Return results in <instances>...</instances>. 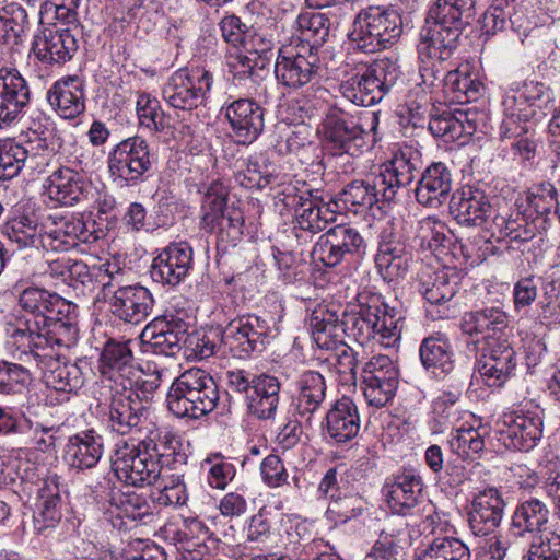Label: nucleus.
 <instances>
[{"label":"nucleus","instance_id":"1","mask_svg":"<svg viewBox=\"0 0 560 560\" xmlns=\"http://www.w3.org/2000/svg\"><path fill=\"white\" fill-rule=\"evenodd\" d=\"M338 314L337 311L319 306L310 318L314 342L319 349L336 351L339 372L355 375L357 360L345 341V335L362 343L372 339L384 347H394L401 336L404 317L400 311L390 307L381 295L370 296L360 304L358 313Z\"/></svg>","mask_w":560,"mask_h":560},{"label":"nucleus","instance_id":"2","mask_svg":"<svg viewBox=\"0 0 560 560\" xmlns=\"http://www.w3.org/2000/svg\"><path fill=\"white\" fill-rule=\"evenodd\" d=\"M474 14V0H435L431 4L417 45L421 84H443L445 90V78L451 71L445 63L456 51Z\"/></svg>","mask_w":560,"mask_h":560},{"label":"nucleus","instance_id":"3","mask_svg":"<svg viewBox=\"0 0 560 560\" xmlns=\"http://www.w3.org/2000/svg\"><path fill=\"white\" fill-rule=\"evenodd\" d=\"M509 316L501 307L490 306L464 313L462 332L476 349L475 370L489 387H501L514 374L517 361L508 340Z\"/></svg>","mask_w":560,"mask_h":560},{"label":"nucleus","instance_id":"4","mask_svg":"<svg viewBox=\"0 0 560 560\" xmlns=\"http://www.w3.org/2000/svg\"><path fill=\"white\" fill-rule=\"evenodd\" d=\"M219 397L218 385L208 372L189 369L171 385L167 407L178 418L200 419L215 409Z\"/></svg>","mask_w":560,"mask_h":560},{"label":"nucleus","instance_id":"5","mask_svg":"<svg viewBox=\"0 0 560 560\" xmlns=\"http://www.w3.org/2000/svg\"><path fill=\"white\" fill-rule=\"evenodd\" d=\"M401 34L402 18L396 9L370 7L355 15L348 39L353 49L372 54L390 47Z\"/></svg>","mask_w":560,"mask_h":560},{"label":"nucleus","instance_id":"6","mask_svg":"<svg viewBox=\"0 0 560 560\" xmlns=\"http://www.w3.org/2000/svg\"><path fill=\"white\" fill-rule=\"evenodd\" d=\"M48 322H35L36 328L30 326L16 329L12 334L13 355L56 354L54 346L70 348L77 341L79 329L77 320L58 322L47 317Z\"/></svg>","mask_w":560,"mask_h":560},{"label":"nucleus","instance_id":"7","mask_svg":"<svg viewBox=\"0 0 560 560\" xmlns=\"http://www.w3.org/2000/svg\"><path fill=\"white\" fill-rule=\"evenodd\" d=\"M277 336V328L270 322L255 314L232 319L221 332V343L238 359L261 353Z\"/></svg>","mask_w":560,"mask_h":560},{"label":"nucleus","instance_id":"8","mask_svg":"<svg viewBox=\"0 0 560 560\" xmlns=\"http://www.w3.org/2000/svg\"><path fill=\"white\" fill-rule=\"evenodd\" d=\"M156 161L148 141L133 136L117 143L109 152L108 172L128 185H138L148 178Z\"/></svg>","mask_w":560,"mask_h":560},{"label":"nucleus","instance_id":"9","mask_svg":"<svg viewBox=\"0 0 560 560\" xmlns=\"http://www.w3.org/2000/svg\"><path fill=\"white\" fill-rule=\"evenodd\" d=\"M213 85V75L200 67L180 68L162 89L164 101L173 108L190 112L205 105Z\"/></svg>","mask_w":560,"mask_h":560},{"label":"nucleus","instance_id":"10","mask_svg":"<svg viewBox=\"0 0 560 560\" xmlns=\"http://www.w3.org/2000/svg\"><path fill=\"white\" fill-rule=\"evenodd\" d=\"M112 468L120 481L133 487L153 485L161 477L160 466L149 454L143 441L116 445Z\"/></svg>","mask_w":560,"mask_h":560},{"label":"nucleus","instance_id":"11","mask_svg":"<svg viewBox=\"0 0 560 560\" xmlns=\"http://www.w3.org/2000/svg\"><path fill=\"white\" fill-rule=\"evenodd\" d=\"M107 284L105 293L100 296L108 305L109 313L120 322L140 325L152 314L155 300L150 290L139 283L119 285L112 290Z\"/></svg>","mask_w":560,"mask_h":560},{"label":"nucleus","instance_id":"12","mask_svg":"<svg viewBox=\"0 0 560 560\" xmlns=\"http://www.w3.org/2000/svg\"><path fill=\"white\" fill-rule=\"evenodd\" d=\"M319 58L312 50L293 51L288 47H281L275 63L277 81L290 89H301L310 85L312 89L323 90L319 85Z\"/></svg>","mask_w":560,"mask_h":560},{"label":"nucleus","instance_id":"13","mask_svg":"<svg viewBox=\"0 0 560 560\" xmlns=\"http://www.w3.org/2000/svg\"><path fill=\"white\" fill-rule=\"evenodd\" d=\"M365 250L366 243L357 229L338 224L318 237L313 256L324 266L332 268L350 258L363 256Z\"/></svg>","mask_w":560,"mask_h":560},{"label":"nucleus","instance_id":"14","mask_svg":"<svg viewBox=\"0 0 560 560\" xmlns=\"http://www.w3.org/2000/svg\"><path fill=\"white\" fill-rule=\"evenodd\" d=\"M363 128L351 120L339 106H331L324 120L325 148L332 155L348 154L357 156L362 153L365 141Z\"/></svg>","mask_w":560,"mask_h":560},{"label":"nucleus","instance_id":"15","mask_svg":"<svg viewBox=\"0 0 560 560\" xmlns=\"http://www.w3.org/2000/svg\"><path fill=\"white\" fill-rule=\"evenodd\" d=\"M450 212L459 225L480 228L488 232L495 215L490 196L475 185H465L453 192Z\"/></svg>","mask_w":560,"mask_h":560},{"label":"nucleus","instance_id":"16","mask_svg":"<svg viewBox=\"0 0 560 560\" xmlns=\"http://www.w3.org/2000/svg\"><path fill=\"white\" fill-rule=\"evenodd\" d=\"M399 373L387 355L373 357L362 371V389L369 406L385 407L396 394Z\"/></svg>","mask_w":560,"mask_h":560},{"label":"nucleus","instance_id":"17","mask_svg":"<svg viewBox=\"0 0 560 560\" xmlns=\"http://www.w3.org/2000/svg\"><path fill=\"white\" fill-rule=\"evenodd\" d=\"M24 364L36 368L45 384L56 392L75 393L84 384V373L78 362H61L58 354L35 353V355H15Z\"/></svg>","mask_w":560,"mask_h":560},{"label":"nucleus","instance_id":"18","mask_svg":"<svg viewBox=\"0 0 560 560\" xmlns=\"http://www.w3.org/2000/svg\"><path fill=\"white\" fill-rule=\"evenodd\" d=\"M285 205L294 209V229L311 234L322 232L328 223L336 220L337 211L330 208L329 202L324 201L317 189L299 190L292 196L288 195Z\"/></svg>","mask_w":560,"mask_h":560},{"label":"nucleus","instance_id":"19","mask_svg":"<svg viewBox=\"0 0 560 560\" xmlns=\"http://www.w3.org/2000/svg\"><path fill=\"white\" fill-rule=\"evenodd\" d=\"M79 43L73 28L52 24L40 30L33 39L32 51L45 65L63 66L78 51Z\"/></svg>","mask_w":560,"mask_h":560},{"label":"nucleus","instance_id":"20","mask_svg":"<svg viewBox=\"0 0 560 560\" xmlns=\"http://www.w3.org/2000/svg\"><path fill=\"white\" fill-rule=\"evenodd\" d=\"M542 425L538 416L506 413L495 423L494 432L508 450L528 452L540 441Z\"/></svg>","mask_w":560,"mask_h":560},{"label":"nucleus","instance_id":"21","mask_svg":"<svg viewBox=\"0 0 560 560\" xmlns=\"http://www.w3.org/2000/svg\"><path fill=\"white\" fill-rule=\"evenodd\" d=\"M540 91L532 94L528 85L523 90L508 93L502 102L503 119L500 127L504 139L517 138L529 131V122L537 114Z\"/></svg>","mask_w":560,"mask_h":560},{"label":"nucleus","instance_id":"22","mask_svg":"<svg viewBox=\"0 0 560 560\" xmlns=\"http://www.w3.org/2000/svg\"><path fill=\"white\" fill-rule=\"evenodd\" d=\"M108 424L113 431L126 435L132 429L138 428L149 417L150 406L140 399L139 395L133 397L132 392L113 386L108 399Z\"/></svg>","mask_w":560,"mask_h":560},{"label":"nucleus","instance_id":"23","mask_svg":"<svg viewBox=\"0 0 560 560\" xmlns=\"http://www.w3.org/2000/svg\"><path fill=\"white\" fill-rule=\"evenodd\" d=\"M130 340L118 341L108 339L100 357V373L103 378L114 383L122 389L130 388L135 376L139 374L136 366Z\"/></svg>","mask_w":560,"mask_h":560},{"label":"nucleus","instance_id":"24","mask_svg":"<svg viewBox=\"0 0 560 560\" xmlns=\"http://www.w3.org/2000/svg\"><path fill=\"white\" fill-rule=\"evenodd\" d=\"M187 323L174 315L158 316L143 328L141 339L156 354L176 357L184 348Z\"/></svg>","mask_w":560,"mask_h":560},{"label":"nucleus","instance_id":"25","mask_svg":"<svg viewBox=\"0 0 560 560\" xmlns=\"http://www.w3.org/2000/svg\"><path fill=\"white\" fill-rule=\"evenodd\" d=\"M192 247L187 242L170 244L152 261V280L163 285L176 287L192 269Z\"/></svg>","mask_w":560,"mask_h":560},{"label":"nucleus","instance_id":"26","mask_svg":"<svg viewBox=\"0 0 560 560\" xmlns=\"http://www.w3.org/2000/svg\"><path fill=\"white\" fill-rule=\"evenodd\" d=\"M424 483L415 470H402L385 483L384 494L392 512L397 515H412L424 501Z\"/></svg>","mask_w":560,"mask_h":560},{"label":"nucleus","instance_id":"27","mask_svg":"<svg viewBox=\"0 0 560 560\" xmlns=\"http://www.w3.org/2000/svg\"><path fill=\"white\" fill-rule=\"evenodd\" d=\"M384 180L385 178H381L377 173L353 179L343 187L339 200L346 209L354 213L364 212L380 202L390 203L393 195L390 189L384 186Z\"/></svg>","mask_w":560,"mask_h":560},{"label":"nucleus","instance_id":"28","mask_svg":"<svg viewBox=\"0 0 560 560\" xmlns=\"http://www.w3.org/2000/svg\"><path fill=\"white\" fill-rule=\"evenodd\" d=\"M505 502L497 488H487L474 495L468 510V526L478 537L488 536L500 526Z\"/></svg>","mask_w":560,"mask_h":560},{"label":"nucleus","instance_id":"29","mask_svg":"<svg viewBox=\"0 0 560 560\" xmlns=\"http://www.w3.org/2000/svg\"><path fill=\"white\" fill-rule=\"evenodd\" d=\"M225 117L237 143L250 144L262 132L265 109L253 98H238L225 107Z\"/></svg>","mask_w":560,"mask_h":560},{"label":"nucleus","instance_id":"30","mask_svg":"<svg viewBox=\"0 0 560 560\" xmlns=\"http://www.w3.org/2000/svg\"><path fill=\"white\" fill-rule=\"evenodd\" d=\"M104 501L107 504L105 514L108 521L119 530L126 528L124 518L145 521L153 516L151 505L145 498L135 492H122L117 487L110 486L109 481Z\"/></svg>","mask_w":560,"mask_h":560},{"label":"nucleus","instance_id":"31","mask_svg":"<svg viewBox=\"0 0 560 560\" xmlns=\"http://www.w3.org/2000/svg\"><path fill=\"white\" fill-rule=\"evenodd\" d=\"M360 431V416L355 402L343 396L326 412L324 432L336 444L352 441Z\"/></svg>","mask_w":560,"mask_h":560},{"label":"nucleus","instance_id":"32","mask_svg":"<svg viewBox=\"0 0 560 560\" xmlns=\"http://www.w3.org/2000/svg\"><path fill=\"white\" fill-rule=\"evenodd\" d=\"M31 100L26 80L16 71L0 78V129L10 126L24 112Z\"/></svg>","mask_w":560,"mask_h":560},{"label":"nucleus","instance_id":"33","mask_svg":"<svg viewBox=\"0 0 560 560\" xmlns=\"http://www.w3.org/2000/svg\"><path fill=\"white\" fill-rule=\"evenodd\" d=\"M453 177L441 162L432 163L422 173L415 189L416 200L430 209L440 208L450 197Z\"/></svg>","mask_w":560,"mask_h":560},{"label":"nucleus","instance_id":"34","mask_svg":"<svg viewBox=\"0 0 560 560\" xmlns=\"http://www.w3.org/2000/svg\"><path fill=\"white\" fill-rule=\"evenodd\" d=\"M47 101L63 119H74L85 112L84 82L78 75L56 81L47 92Z\"/></svg>","mask_w":560,"mask_h":560},{"label":"nucleus","instance_id":"35","mask_svg":"<svg viewBox=\"0 0 560 560\" xmlns=\"http://www.w3.org/2000/svg\"><path fill=\"white\" fill-rule=\"evenodd\" d=\"M422 167L421 154L412 148H405L394 154L392 160L383 165L377 173L381 178H385L384 186L390 189L393 201L396 199L398 190L410 185Z\"/></svg>","mask_w":560,"mask_h":560},{"label":"nucleus","instance_id":"36","mask_svg":"<svg viewBox=\"0 0 560 560\" xmlns=\"http://www.w3.org/2000/svg\"><path fill=\"white\" fill-rule=\"evenodd\" d=\"M326 390V381L319 372L307 370L299 376L293 406L295 413L308 425L325 401Z\"/></svg>","mask_w":560,"mask_h":560},{"label":"nucleus","instance_id":"37","mask_svg":"<svg viewBox=\"0 0 560 560\" xmlns=\"http://www.w3.org/2000/svg\"><path fill=\"white\" fill-rule=\"evenodd\" d=\"M281 383L269 374L253 375L252 390L246 396L248 412L259 420L273 419L280 401Z\"/></svg>","mask_w":560,"mask_h":560},{"label":"nucleus","instance_id":"38","mask_svg":"<svg viewBox=\"0 0 560 560\" xmlns=\"http://www.w3.org/2000/svg\"><path fill=\"white\" fill-rule=\"evenodd\" d=\"M103 451V436L94 430H85L69 438L63 458L71 468L91 469L100 462Z\"/></svg>","mask_w":560,"mask_h":560},{"label":"nucleus","instance_id":"39","mask_svg":"<svg viewBox=\"0 0 560 560\" xmlns=\"http://www.w3.org/2000/svg\"><path fill=\"white\" fill-rule=\"evenodd\" d=\"M419 355L423 368L438 378H445L455 371L454 351L444 334L435 332L424 338Z\"/></svg>","mask_w":560,"mask_h":560},{"label":"nucleus","instance_id":"40","mask_svg":"<svg viewBox=\"0 0 560 560\" xmlns=\"http://www.w3.org/2000/svg\"><path fill=\"white\" fill-rule=\"evenodd\" d=\"M299 39L305 43L302 50H312L317 52L329 39L332 31L331 19L319 11H302L294 22Z\"/></svg>","mask_w":560,"mask_h":560},{"label":"nucleus","instance_id":"41","mask_svg":"<svg viewBox=\"0 0 560 560\" xmlns=\"http://www.w3.org/2000/svg\"><path fill=\"white\" fill-rule=\"evenodd\" d=\"M399 77V67L388 59L378 60L366 68L363 71V85L369 106L380 103L396 85Z\"/></svg>","mask_w":560,"mask_h":560},{"label":"nucleus","instance_id":"42","mask_svg":"<svg viewBox=\"0 0 560 560\" xmlns=\"http://www.w3.org/2000/svg\"><path fill=\"white\" fill-rule=\"evenodd\" d=\"M549 515V509L542 501L536 498L522 501L512 515L510 533L514 537H524L525 534L536 536L545 529Z\"/></svg>","mask_w":560,"mask_h":560},{"label":"nucleus","instance_id":"43","mask_svg":"<svg viewBox=\"0 0 560 560\" xmlns=\"http://www.w3.org/2000/svg\"><path fill=\"white\" fill-rule=\"evenodd\" d=\"M2 233L20 249L47 248L48 232L43 224L30 215H19L9 219L2 228Z\"/></svg>","mask_w":560,"mask_h":560},{"label":"nucleus","instance_id":"44","mask_svg":"<svg viewBox=\"0 0 560 560\" xmlns=\"http://www.w3.org/2000/svg\"><path fill=\"white\" fill-rule=\"evenodd\" d=\"M48 195L62 206H73L84 195L85 180L79 172L61 167L48 178Z\"/></svg>","mask_w":560,"mask_h":560},{"label":"nucleus","instance_id":"45","mask_svg":"<svg viewBox=\"0 0 560 560\" xmlns=\"http://www.w3.org/2000/svg\"><path fill=\"white\" fill-rule=\"evenodd\" d=\"M538 229L541 228L535 219L529 222L525 214L516 212L509 218L495 214L492 218L489 232L492 237L498 240L509 237L513 242L523 243L532 240Z\"/></svg>","mask_w":560,"mask_h":560},{"label":"nucleus","instance_id":"46","mask_svg":"<svg viewBox=\"0 0 560 560\" xmlns=\"http://www.w3.org/2000/svg\"><path fill=\"white\" fill-rule=\"evenodd\" d=\"M207 232H217V248L226 253L241 240L244 228V215L241 209L231 207L218 215L213 223L202 226Z\"/></svg>","mask_w":560,"mask_h":560},{"label":"nucleus","instance_id":"47","mask_svg":"<svg viewBox=\"0 0 560 560\" xmlns=\"http://www.w3.org/2000/svg\"><path fill=\"white\" fill-rule=\"evenodd\" d=\"M142 441L152 459L158 462L161 474L163 467L178 469L187 462V455L178 450V441L167 433L151 434Z\"/></svg>","mask_w":560,"mask_h":560},{"label":"nucleus","instance_id":"48","mask_svg":"<svg viewBox=\"0 0 560 560\" xmlns=\"http://www.w3.org/2000/svg\"><path fill=\"white\" fill-rule=\"evenodd\" d=\"M469 548L458 538L434 537L417 549L413 560H470Z\"/></svg>","mask_w":560,"mask_h":560},{"label":"nucleus","instance_id":"49","mask_svg":"<svg viewBox=\"0 0 560 560\" xmlns=\"http://www.w3.org/2000/svg\"><path fill=\"white\" fill-rule=\"evenodd\" d=\"M48 244L52 249H67L74 247L78 243H90L96 237L90 231L82 218L70 217L61 219L59 225L48 232Z\"/></svg>","mask_w":560,"mask_h":560},{"label":"nucleus","instance_id":"50","mask_svg":"<svg viewBox=\"0 0 560 560\" xmlns=\"http://www.w3.org/2000/svg\"><path fill=\"white\" fill-rule=\"evenodd\" d=\"M34 149L22 141L10 139L2 141L0 143V180L18 176L27 162H34L38 158Z\"/></svg>","mask_w":560,"mask_h":560},{"label":"nucleus","instance_id":"51","mask_svg":"<svg viewBox=\"0 0 560 560\" xmlns=\"http://www.w3.org/2000/svg\"><path fill=\"white\" fill-rule=\"evenodd\" d=\"M557 187L550 182H541L534 185L527 195L529 209L537 218L535 219L541 229H546L551 215L559 214L560 201Z\"/></svg>","mask_w":560,"mask_h":560},{"label":"nucleus","instance_id":"52","mask_svg":"<svg viewBox=\"0 0 560 560\" xmlns=\"http://www.w3.org/2000/svg\"><path fill=\"white\" fill-rule=\"evenodd\" d=\"M276 168L265 154H255L245 163V168L240 170L235 182L246 189H262L275 178Z\"/></svg>","mask_w":560,"mask_h":560},{"label":"nucleus","instance_id":"53","mask_svg":"<svg viewBox=\"0 0 560 560\" xmlns=\"http://www.w3.org/2000/svg\"><path fill=\"white\" fill-rule=\"evenodd\" d=\"M485 91V85L475 77L459 69L448 71L445 78L444 93L454 103L466 104L477 101Z\"/></svg>","mask_w":560,"mask_h":560},{"label":"nucleus","instance_id":"54","mask_svg":"<svg viewBox=\"0 0 560 560\" xmlns=\"http://www.w3.org/2000/svg\"><path fill=\"white\" fill-rule=\"evenodd\" d=\"M458 290L456 275L446 270H438L427 280H421L419 291L432 305H443L451 301Z\"/></svg>","mask_w":560,"mask_h":560},{"label":"nucleus","instance_id":"55","mask_svg":"<svg viewBox=\"0 0 560 560\" xmlns=\"http://www.w3.org/2000/svg\"><path fill=\"white\" fill-rule=\"evenodd\" d=\"M28 26V15L18 3L5 5L0 14V32L9 45H18Z\"/></svg>","mask_w":560,"mask_h":560},{"label":"nucleus","instance_id":"56","mask_svg":"<svg viewBox=\"0 0 560 560\" xmlns=\"http://www.w3.org/2000/svg\"><path fill=\"white\" fill-rule=\"evenodd\" d=\"M31 368L23 362L0 361V394H21L32 381Z\"/></svg>","mask_w":560,"mask_h":560},{"label":"nucleus","instance_id":"57","mask_svg":"<svg viewBox=\"0 0 560 560\" xmlns=\"http://www.w3.org/2000/svg\"><path fill=\"white\" fill-rule=\"evenodd\" d=\"M57 295V293L44 288L28 287L20 293L19 305L24 312L34 315L35 322H40L42 324Z\"/></svg>","mask_w":560,"mask_h":560},{"label":"nucleus","instance_id":"58","mask_svg":"<svg viewBox=\"0 0 560 560\" xmlns=\"http://www.w3.org/2000/svg\"><path fill=\"white\" fill-rule=\"evenodd\" d=\"M229 190L220 180L207 186L201 205V225L213 223L218 215L230 209L228 207Z\"/></svg>","mask_w":560,"mask_h":560},{"label":"nucleus","instance_id":"59","mask_svg":"<svg viewBox=\"0 0 560 560\" xmlns=\"http://www.w3.org/2000/svg\"><path fill=\"white\" fill-rule=\"evenodd\" d=\"M366 502L359 494H346L341 497L338 494L330 500L326 516L335 523H346L362 514L365 510Z\"/></svg>","mask_w":560,"mask_h":560},{"label":"nucleus","instance_id":"60","mask_svg":"<svg viewBox=\"0 0 560 560\" xmlns=\"http://www.w3.org/2000/svg\"><path fill=\"white\" fill-rule=\"evenodd\" d=\"M136 110L140 126L149 129L151 132L164 130V112L159 100L151 97L147 93H141L137 98Z\"/></svg>","mask_w":560,"mask_h":560},{"label":"nucleus","instance_id":"61","mask_svg":"<svg viewBox=\"0 0 560 560\" xmlns=\"http://www.w3.org/2000/svg\"><path fill=\"white\" fill-rule=\"evenodd\" d=\"M411 253V248L399 234L394 232L393 228H385L380 234L375 265L378 266L387 262V260L400 258Z\"/></svg>","mask_w":560,"mask_h":560},{"label":"nucleus","instance_id":"62","mask_svg":"<svg viewBox=\"0 0 560 560\" xmlns=\"http://www.w3.org/2000/svg\"><path fill=\"white\" fill-rule=\"evenodd\" d=\"M96 270L82 260H73L67 275V282L78 294L86 296L92 294L98 283Z\"/></svg>","mask_w":560,"mask_h":560},{"label":"nucleus","instance_id":"63","mask_svg":"<svg viewBox=\"0 0 560 560\" xmlns=\"http://www.w3.org/2000/svg\"><path fill=\"white\" fill-rule=\"evenodd\" d=\"M219 332H192L187 334L184 343V355L186 358H194L197 360L208 359L214 354L218 346Z\"/></svg>","mask_w":560,"mask_h":560},{"label":"nucleus","instance_id":"64","mask_svg":"<svg viewBox=\"0 0 560 560\" xmlns=\"http://www.w3.org/2000/svg\"><path fill=\"white\" fill-rule=\"evenodd\" d=\"M451 446L459 456L474 458L483 451L485 441L478 429L462 427L453 435Z\"/></svg>","mask_w":560,"mask_h":560}]
</instances>
